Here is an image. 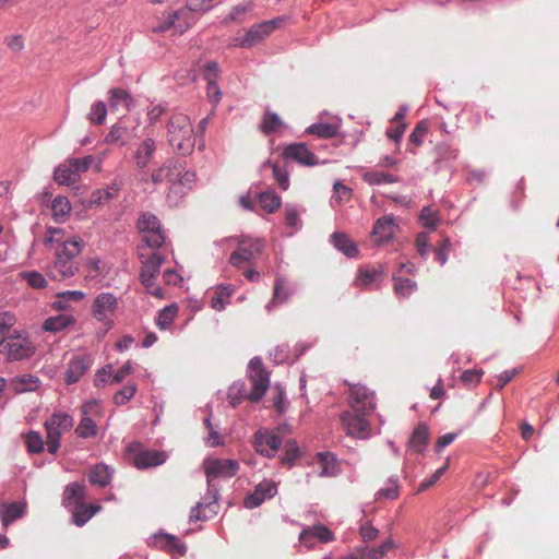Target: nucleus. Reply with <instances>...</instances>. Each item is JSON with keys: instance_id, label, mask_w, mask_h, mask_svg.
<instances>
[{"instance_id": "44", "label": "nucleus", "mask_w": 559, "mask_h": 559, "mask_svg": "<svg viewBox=\"0 0 559 559\" xmlns=\"http://www.w3.org/2000/svg\"><path fill=\"white\" fill-rule=\"evenodd\" d=\"M11 385L15 393L34 391L38 386V379L31 374H24L13 379Z\"/></svg>"}, {"instance_id": "49", "label": "nucleus", "mask_w": 559, "mask_h": 559, "mask_svg": "<svg viewBox=\"0 0 559 559\" xmlns=\"http://www.w3.org/2000/svg\"><path fill=\"white\" fill-rule=\"evenodd\" d=\"M178 313V308L175 305L167 306L162 309L158 313L156 324L160 330H166L170 328L176 316Z\"/></svg>"}, {"instance_id": "29", "label": "nucleus", "mask_w": 559, "mask_h": 559, "mask_svg": "<svg viewBox=\"0 0 559 559\" xmlns=\"http://www.w3.org/2000/svg\"><path fill=\"white\" fill-rule=\"evenodd\" d=\"M292 295V289L289 288L287 282L283 277L276 278L273 287V297L267 305V310L270 311L272 307L287 302Z\"/></svg>"}, {"instance_id": "1", "label": "nucleus", "mask_w": 559, "mask_h": 559, "mask_svg": "<svg viewBox=\"0 0 559 559\" xmlns=\"http://www.w3.org/2000/svg\"><path fill=\"white\" fill-rule=\"evenodd\" d=\"M44 243L56 245L55 259L47 267V274L52 281H63L79 271L75 258L85 246L82 238L76 236L66 238V231L62 228L49 227L45 234Z\"/></svg>"}, {"instance_id": "14", "label": "nucleus", "mask_w": 559, "mask_h": 559, "mask_svg": "<svg viewBox=\"0 0 559 559\" xmlns=\"http://www.w3.org/2000/svg\"><path fill=\"white\" fill-rule=\"evenodd\" d=\"M349 409L372 414L376 409L374 393L361 384H350L348 395Z\"/></svg>"}, {"instance_id": "27", "label": "nucleus", "mask_w": 559, "mask_h": 559, "mask_svg": "<svg viewBox=\"0 0 559 559\" xmlns=\"http://www.w3.org/2000/svg\"><path fill=\"white\" fill-rule=\"evenodd\" d=\"M429 441V429L426 424H419L414 431L408 441V448L416 452L423 453Z\"/></svg>"}, {"instance_id": "12", "label": "nucleus", "mask_w": 559, "mask_h": 559, "mask_svg": "<svg viewBox=\"0 0 559 559\" xmlns=\"http://www.w3.org/2000/svg\"><path fill=\"white\" fill-rule=\"evenodd\" d=\"M81 411L83 417L81 418L79 425L75 428V435L83 439L96 437L98 433V427L95 419H93L91 415H102L100 404L97 401H90L82 405Z\"/></svg>"}, {"instance_id": "60", "label": "nucleus", "mask_w": 559, "mask_h": 559, "mask_svg": "<svg viewBox=\"0 0 559 559\" xmlns=\"http://www.w3.org/2000/svg\"><path fill=\"white\" fill-rule=\"evenodd\" d=\"M16 319L15 316L11 312L4 311L0 312V337H5L11 330V328L15 324Z\"/></svg>"}, {"instance_id": "62", "label": "nucleus", "mask_w": 559, "mask_h": 559, "mask_svg": "<svg viewBox=\"0 0 559 559\" xmlns=\"http://www.w3.org/2000/svg\"><path fill=\"white\" fill-rule=\"evenodd\" d=\"M69 160L72 164L76 175L80 177L81 173L86 171L90 168L93 158L91 156H86L83 158H71Z\"/></svg>"}, {"instance_id": "42", "label": "nucleus", "mask_w": 559, "mask_h": 559, "mask_svg": "<svg viewBox=\"0 0 559 559\" xmlns=\"http://www.w3.org/2000/svg\"><path fill=\"white\" fill-rule=\"evenodd\" d=\"M22 507L15 502L9 504H0V518L3 526H8L11 522L19 519L22 515Z\"/></svg>"}, {"instance_id": "39", "label": "nucleus", "mask_w": 559, "mask_h": 559, "mask_svg": "<svg viewBox=\"0 0 559 559\" xmlns=\"http://www.w3.org/2000/svg\"><path fill=\"white\" fill-rule=\"evenodd\" d=\"M306 132L320 139H331L337 135L338 127L335 123L320 122L308 127Z\"/></svg>"}, {"instance_id": "24", "label": "nucleus", "mask_w": 559, "mask_h": 559, "mask_svg": "<svg viewBox=\"0 0 559 559\" xmlns=\"http://www.w3.org/2000/svg\"><path fill=\"white\" fill-rule=\"evenodd\" d=\"M108 95L109 108L111 111L130 110L133 98L128 91L123 88H111L109 90Z\"/></svg>"}, {"instance_id": "11", "label": "nucleus", "mask_w": 559, "mask_h": 559, "mask_svg": "<svg viewBox=\"0 0 559 559\" xmlns=\"http://www.w3.org/2000/svg\"><path fill=\"white\" fill-rule=\"evenodd\" d=\"M370 415L369 413L355 412L353 409L343 412L341 421L346 435L357 439H367L371 432V425L368 419Z\"/></svg>"}, {"instance_id": "48", "label": "nucleus", "mask_w": 559, "mask_h": 559, "mask_svg": "<svg viewBox=\"0 0 559 559\" xmlns=\"http://www.w3.org/2000/svg\"><path fill=\"white\" fill-rule=\"evenodd\" d=\"M27 451L33 454L41 453L45 449V442L38 431L31 430L24 436Z\"/></svg>"}, {"instance_id": "20", "label": "nucleus", "mask_w": 559, "mask_h": 559, "mask_svg": "<svg viewBox=\"0 0 559 559\" xmlns=\"http://www.w3.org/2000/svg\"><path fill=\"white\" fill-rule=\"evenodd\" d=\"M92 357L90 355L74 356L68 364L64 380L67 384L76 383L82 376L91 368Z\"/></svg>"}, {"instance_id": "26", "label": "nucleus", "mask_w": 559, "mask_h": 559, "mask_svg": "<svg viewBox=\"0 0 559 559\" xmlns=\"http://www.w3.org/2000/svg\"><path fill=\"white\" fill-rule=\"evenodd\" d=\"M131 139L132 135L129 128L122 121H119L111 127L105 136V142L112 145H126Z\"/></svg>"}, {"instance_id": "64", "label": "nucleus", "mask_w": 559, "mask_h": 559, "mask_svg": "<svg viewBox=\"0 0 559 559\" xmlns=\"http://www.w3.org/2000/svg\"><path fill=\"white\" fill-rule=\"evenodd\" d=\"M8 48L14 52H19L24 48V40L21 35H11L4 39Z\"/></svg>"}, {"instance_id": "18", "label": "nucleus", "mask_w": 559, "mask_h": 559, "mask_svg": "<svg viewBox=\"0 0 559 559\" xmlns=\"http://www.w3.org/2000/svg\"><path fill=\"white\" fill-rule=\"evenodd\" d=\"M281 23V19H274L265 21L259 24L252 25L246 33L245 37L240 41L241 47H253L275 31Z\"/></svg>"}, {"instance_id": "25", "label": "nucleus", "mask_w": 559, "mask_h": 559, "mask_svg": "<svg viewBox=\"0 0 559 559\" xmlns=\"http://www.w3.org/2000/svg\"><path fill=\"white\" fill-rule=\"evenodd\" d=\"M235 293V286L231 284L218 285L211 297V307L216 311H222L229 304V299Z\"/></svg>"}, {"instance_id": "6", "label": "nucleus", "mask_w": 559, "mask_h": 559, "mask_svg": "<svg viewBox=\"0 0 559 559\" xmlns=\"http://www.w3.org/2000/svg\"><path fill=\"white\" fill-rule=\"evenodd\" d=\"M264 250V241L258 238L242 237L238 241L237 249L229 257L231 266L241 270L245 264L253 265Z\"/></svg>"}, {"instance_id": "31", "label": "nucleus", "mask_w": 559, "mask_h": 559, "mask_svg": "<svg viewBox=\"0 0 559 559\" xmlns=\"http://www.w3.org/2000/svg\"><path fill=\"white\" fill-rule=\"evenodd\" d=\"M331 241L337 250L348 258H355L359 252L356 243L344 233H334L331 236Z\"/></svg>"}, {"instance_id": "51", "label": "nucleus", "mask_w": 559, "mask_h": 559, "mask_svg": "<svg viewBox=\"0 0 559 559\" xmlns=\"http://www.w3.org/2000/svg\"><path fill=\"white\" fill-rule=\"evenodd\" d=\"M393 548L392 540H385L378 547L374 548H365L361 552V559H381L383 558L389 550Z\"/></svg>"}, {"instance_id": "21", "label": "nucleus", "mask_w": 559, "mask_h": 559, "mask_svg": "<svg viewBox=\"0 0 559 559\" xmlns=\"http://www.w3.org/2000/svg\"><path fill=\"white\" fill-rule=\"evenodd\" d=\"M299 540L308 548H311L316 540L321 543H329L334 540V534L326 526L314 525L305 528L300 533Z\"/></svg>"}, {"instance_id": "50", "label": "nucleus", "mask_w": 559, "mask_h": 559, "mask_svg": "<svg viewBox=\"0 0 559 559\" xmlns=\"http://www.w3.org/2000/svg\"><path fill=\"white\" fill-rule=\"evenodd\" d=\"M85 497V487L79 483H72L66 487L64 500L67 502L82 503Z\"/></svg>"}, {"instance_id": "43", "label": "nucleus", "mask_w": 559, "mask_h": 559, "mask_svg": "<svg viewBox=\"0 0 559 559\" xmlns=\"http://www.w3.org/2000/svg\"><path fill=\"white\" fill-rule=\"evenodd\" d=\"M300 450L296 440L289 439L284 442V454L281 456V464L290 467L299 457Z\"/></svg>"}, {"instance_id": "38", "label": "nucleus", "mask_w": 559, "mask_h": 559, "mask_svg": "<svg viewBox=\"0 0 559 559\" xmlns=\"http://www.w3.org/2000/svg\"><path fill=\"white\" fill-rule=\"evenodd\" d=\"M263 167L272 168L273 177L282 190L286 191L289 188V177L286 165H281L278 163H272L271 160H266L263 164Z\"/></svg>"}, {"instance_id": "35", "label": "nucleus", "mask_w": 559, "mask_h": 559, "mask_svg": "<svg viewBox=\"0 0 559 559\" xmlns=\"http://www.w3.org/2000/svg\"><path fill=\"white\" fill-rule=\"evenodd\" d=\"M71 203L66 197L58 195L52 200L51 213L56 222H64L71 214Z\"/></svg>"}, {"instance_id": "46", "label": "nucleus", "mask_w": 559, "mask_h": 559, "mask_svg": "<svg viewBox=\"0 0 559 559\" xmlns=\"http://www.w3.org/2000/svg\"><path fill=\"white\" fill-rule=\"evenodd\" d=\"M195 182V174L193 171L181 170V174L177 177V192H174L177 198L182 197L187 190H190Z\"/></svg>"}, {"instance_id": "15", "label": "nucleus", "mask_w": 559, "mask_h": 559, "mask_svg": "<svg viewBox=\"0 0 559 559\" xmlns=\"http://www.w3.org/2000/svg\"><path fill=\"white\" fill-rule=\"evenodd\" d=\"M282 443L283 440L275 430L266 428H260L255 431L253 437V447L255 451L269 459L275 456Z\"/></svg>"}, {"instance_id": "34", "label": "nucleus", "mask_w": 559, "mask_h": 559, "mask_svg": "<svg viewBox=\"0 0 559 559\" xmlns=\"http://www.w3.org/2000/svg\"><path fill=\"white\" fill-rule=\"evenodd\" d=\"M317 463L320 466V476H334L337 472V462L331 452H320L317 454Z\"/></svg>"}, {"instance_id": "17", "label": "nucleus", "mask_w": 559, "mask_h": 559, "mask_svg": "<svg viewBox=\"0 0 559 559\" xmlns=\"http://www.w3.org/2000/svg\"><path fill=\"white\" fill-rule=\"evenodd\" d=\"M118 307L117 298L110 293L99 294L92 307L93 316L96 320L104 322L109 329L112 324V316Z\"/></svg>"}, {"instance_id": "63", "label": "nucleus", "mask_w": 559, "mask_h": 559, "mask_svg": "<svg viewBox=\"0 0 559 559\" xmlns=\"http://www.w3.org/2000/svg\"><path fill=\"white\" fill-rule=\"evenodd\" d=\"M451 242L448 238H444L441 245L436 249V259L439 261L441 265H443L448 260V252L450 250Z\"/></svg>"}, {"instance_id": "36", "label": "nucleus", "mask_w": 559, "mask_h": 559, "mask_svg": "<svg viewBox=\"0 0 559 559\" xmlns=\"http://www.w3.org/2000/svg\"><path fill=\"white\" fill-rule=\"evenodd\" d=\"M100 510V506L79 503L73 511V520L78 526L84 525L93 515Z\"/></svg>"}, {"instance_id": "28", "label": "nucleus", "mask_w": 559, "mask_h": 559, "mask_svg": "<svg viewBox=\"0 0 559 559\" xmlns=\"http://www.w3.org/2000/svg\"><path fill=\"white\" fill-rule=\"evenodd\" d=\"M384 272V265L378 264L377 266H367L358 271L356 277V285L359 287H368L373 282L382 277Z\"/></svg>"}, {"instance_id": "10", "label": "nucleus", "mask_w": 559, "mask_h": 559, "mask_svg": "<svg viewBox=\"0 0 559 559\" xmlns=\"http://www.w3.org/2000/svg\"><path fill=\"white\" fill-rule=\"evenodd\" d=\"M128 460L139 469L155 467L166 461L163 451L143 449L139 442H132L127 448Z\"/></svg>"}, {"instance_id": "16", "label": "nucleus", "mask_w": 559, "mask_h": 559, "mask_svg": "<svg viewBox=\"0 0 559 559\" xmlns=\"http://www.w3.org/2000/svg\"><path fill=\"white\" fill-rule=\"evenodd\" d=\"M181 170H183V164L175 159H169L166 163H164L160 167L155 169L152 173L151 178L155 185L163 182L170 183L167 198L171 199V194L174 192H177L178 183H176V180L177 177L181 174Z\"/></svg>"}, {"instance_id": "52", "label": "nucleus", "mask_w": 559, "mask_h": 559, "mask_svg": "<svg viewBox=\"0 0 559 559\" xmlns=\"http://www.w3.org/2000/svg\"><path fill=\"white\" fill-rule=\"evenodd\" d=\"M138 391V386L133 382H128L121 390H119L112 397L117 406L124 405L130 401Z\"/></svg>"}, {"instance_id": "3", "label": "nucleus", "mask_w": 559, "mask_h": 559, "mask_svg": "<svg viewBox=\"0 0 559 559\" xmlns=\"http://www.w3.org/2000/svg\"><path fill=\"white\" fill-rule=\"evenodd\" d=\"M167 140L173 150L182 156L193 152L195 135L189 116L178 112L170 117L167 123Z\"/></svg>"}, {"instance_id": "57", "label": "nucleus", "mask_w": 559, "mask_h": 559, "mask_svg": "<svg viewBox=\"0 0 559 559\" xmlns=\"http://www.w3.org/2000/svg\"><path fill=\"white\" fill-rule=\"evenodd\" d=\"M156 538L169 551H178L181 555H183L186 551L185 545L181 544L180 540L174 536L159 535Z\"/></svg>"}, {"instance_id": "33", "label": "nucleus", "mask_w": 559, "mask_h": 559, "mask_svg": "<svg viewBox=\"0 0 559 559\" xmlns=\"http://www.w3.org/2000/svg\"><path fill=\"white\" fill-rule=\"evenodd\" d=\"M72 164L68 160L64 164L59 165L53 171V180L58 185H72L79 180Z\"/></svg>"}, {"instance_id": "56", "label": "nucleus", "mask_w": 559, "mask_h": 559, "mask_svg": "<svg viewBox=\"0 0 559 559\" xmlns=\"http://www.w3.org/2000/svg\"><path fill=\"white\" fill-rule=\"evenodd\" d=\"M428 126L429 124L426 120L419 121L409 135V143L415 146H420L428 133Z\"/></svg>"}, {"instance_id": "40", "label": "nucleus", "mask_w": 559, "mask_h": 559, "mask_svg": "<svg viewBox=\"0 0 559 559\" xmlns=\"http://www.w3.org/2000/svg\"><path fill=\"white\" fill-rule=\"evenodd\" d=\"M394 281V293L399 297H408L417 288L415 281L403 277L402 275H393Z\"/></svg>"}, {"instance_id": "4", "label": "nucleus", "mask_w": 559, "mask_h": 559, "mask_svg": "<svg viewBox=\"0 0 559 559\" xmlns=\"http://www.w3.org/2000/svg\"><path fill=\"white\" fill-rule=\"evenodd\" d=\"M46 444L50 454H56L60 449V439L63 433L70 431L74 426V418L67 412H55L45 424Z\"/></svg>"}, {"instance_id": "30", "label": "nucleus", "mask_w": 559, "mask_h": 559, "mask_svg": "<svg viewBox=\"0 0 559 559\" xmlns=\"http://www.w3.org/2000/svg\"><path fill=\"white\" fill-rule=\"evenodd\" d=\"M155 142L153 139H145L136 148L134 153L135 164L139 168H144L148 165L154 152H155Z\"/></svg>"}, {"instance_id": "19", "label": "nucleus", "mask_w": 559, "mask_h": 559, "mask_svg": "<svg viewBox=\"0 0 559 559\" xmlns=\"http://www.w3.org/2000/svg\"><path fill=\"white\" fill-rule=\"evenodd\" d=\"M282 156L292 159L304 166H316L319 158L314 153L308 150L305 143H294L284 147Z\"/></svg>"}, {"instance_id": "32", "label": "nucleus", "mask_w": 559, "mask_h": 559, "mask_svg": "<svg viewBox=\"0 0 559 559\" xmlns=\"http://www.w3.org/2000/svg\"><path fill=\"white\" fill-rule=\"evenodd\" d=\"M75 322L71 314H58L55 317L47 318L41 328L44 331L57 333L66 330L68 326Z\"/></svg>"}, {"instance_id": "13", "label": "nucleus", "mask_w": 559, "mask_h": 559, "mask_svg": "<svg viewBox=\"0 0 559 559\" xmlns=\"http://www.w3.org/2000/svg\"><path fill=\"white\" fill-rule=\"evenodd\" d=\"M250 373L249 379L252 384L251 392L247 397L255 403L259 402L265 394L270 386L269 373L264 370L262 362L259 359H252L250 361Z\"/></svg>"}, {"instance_id": "9", "label": "nucleus", "mask_w": 559, "mask_h": 559, "mask_svg": "<svg viewBox=\"0 0 559 559\" xmlns=\"http://www.w3.org/2000/svg\"><path fill=\"white\" fill-rule=\"evenodd\" d=\"M139 258L142 260V284L152 295L162 297V289L155 286V278L159 274L160 265L164 263V257L158 252H153L151 255H146L144 252L140 251Z\"/></svg>"}, {"instance_id": "53", "label": "nucleus", "mask_w": 559, "mask_h": 559, "mask_svg": "<svg viewBox=\"0 0 559 559\" xmlns=\"http://www.w3.org/2000/svg\"><path fill=\"white\" fill-rule=\"evenodd\" d=\"M20 276L34 289H41L47 286L45 276L37 271H25Z\"/></svg>"}, {"instance_id": "54", "label": "nucleus", "mask_w": 559, "mask_h": 559, "mask_svg": "<svg viewBox=\"0 0 559 559\" xmlns=\"http://www.w3.org/2000/svg\"><path fill=\"white\" fill-rule=\"evenodd\" d=\"M282 126L281 118L271 111H265L263 116V120L261 123V131L264 134H270L272 132H275L280 127Z\"/></svg>"}, {"instance_id": "61", "label": "nucleus", "mask_w": 559, "mask_h": 559, "mask_svg": "<svg viewBox=\"0 0 559 559\" xmlns=\"http://www.w3.org/2000/svg\"><path fill=\"white\" fill-rule=\"evenodd\" d=\"M481 374V370L468 369L462 373L461 380L467 385H476L480 382Z\"/></svg>"}, {"instance_id": "5", "label": "nucleus", "mask_w": 559, "mask_h": 559, "mask_svg": "<svg viewBox=\"0 0 559 559\" xmlns=\"http://www.w3.org/2000/svg\"><path fill=\"white\" fill-rule=\"evenodd\" d=\"M195 23V19L187 9L169 10L157 17L156 24L152 26L154 33H166L173 31L174 35H182Z\"/></svg>"}, {"instance_id": "59", "label": "nucleus", "mask_w": 559, "mask_h": 559, "mask_svg": "<svg viewBox=\"0 0 559 559\" xmlns=\"http://www.w3.org/2000/svg\"><path fill=\"white\" fill-rule=\"evenodd\" d=\"M399 497V485L395 480H390L384 488L377 492V500L389 499L394 500Z\"/></svg>"}, {"instance_id": "2", "label": "nucleus", "mask_w": 559, "mask_h": 559, "mask_svg": "<svg viewBox=\"0 0 559 559\" xmlns=\"http://www.w3.org/2000/svg\"><path fill=\"white\" fill-rule=\"evenodd\" d=\"M239 462L231 459H217L210 457L203 462L204 473L206 476V483L209 486V492L212 495L213 501L209 503L199 502L197 507L191 511V519L199 521L207 518L205 509H209L211 513H216L215 508L217 507V489L213 481L217 478L226 479L234 477L239 469Z\"/></svg>"}, {"instance_id": "47", "label": "nucleus", "mask_w": 559, "mask_h": 559, "mask_svg": "<svg viewBox=\"0 0 559 559\" xmlns=\"http://www.w3.org/2000/svg\"><path fill=\"white\" fill-rule=\"evenodd\" d=\"M107 117V106L103 100L92 104L87 119L91 123L102 126Z\"/></svg>"}, {"instance_id": "55", "label": "nucleus", "mask_w": 559, "mask_h": 559, "mask_svg": "<svg viewBox=\"0 0 559 559\" xmlns=\"http://www.w3.org/2000/svg\"><path fill=\"white\" fill-rule=\"evenodd\" d=\"M419 219L424 227L436 229L440 219L439 212L430 206H425L420 211Z\"/></svg>"}, {"instance_id": "58", "label": "nucleus", "mask_w": 559, "mask_h": 559, "mask_svg": "<svg viewBox=\"0 0 559 559\" xmlns=\"http://www.w3.org/2000/svg\"><path fill=\"white\" fill-rule=\"evenodd\" d=\"M214 0H187L186 7L182 9H187L191 14L192 12L204 13L212 9Z\"/></svg>"}, {"instance_id": "41", "label": "nucleus", "mask_w": 559, "mask_h": 559, "mask_svg": "<svg viewBox=\"0 0 559 559\" xmlns=\"http://www.w3.org/2000/svg\"><path fill=\"white\" fill-rule=\"evenodd\" d=\"M111 478V474L109 468L105 464L95 465L88 476L90 481L93 485H98L100 487H105L109 484Z\"/></svg>"}, {"instance_id": "23", "label": "nucleus", "mask_w": 559, "mask_h": 559, "mask_svg": "<svg viewBox=\"0 0 559 559\" xmlns=\"http://www.w3.org/2000/svg\"><path fill=\"white\" fill-rule=\"evenodd\" d=\"M399 228L392 216L385 215L377 219L372 229V237L377 243L390 240Z\"/></svg>"}, {"instance_id": "22", "label": "nucleus", "mask_w": 559, "mask_h": 559, "mask_svg": "<svg viewBox=\"0 0 559 559\" xmlns=\"http://www.w3.org/2000/svg\"><path fill=\"white\" fill-rule=\"evenodd\" d=\"M276 485L272 480L261 481L254 491L245 499V507L254 509L259 507L266 498H272L276 493Z\"/></svg>"}, {"instance_id": "45", "label": "nucleus", "mask_w": 559, "mask_h": 559, "mask_svg": "<svg viewBox=\"0 0 559 559\" xmlns=\"http://www.w3.org/2000/svg\"><path fill=\"white\" fill-rule=\"evenodd\" d=\"M259 203L266 213H274L281 206V198L274 191L260 193Z\"/></svg>"}, {"instance_id": "7", "label": "nucleus", "mask_w": 559, "mask_h": 559, "mask_svg": "<svg viewBox=\"0 0 559 559\" xmlns=\"http://www.w3.org/2000/svg\"><path fill=\"white\" fill-rule=\"evenodd\" d=\"M35 352L33 343L27 336L17 332L0 338V354L7 356L9 360H22L31 357Z\"/></svg>"}, {"instance_id": "8", "label": "nucleus", "mask_w": 559, "mask_h": 559, "mask_svg": "<svg viewBox=\"0 0 559 559\" xmlns=\"http://www.w3.org/2000/svg\"><path fill=\"white\" fill-rule=\"evenodd\" d=\"M142 241L152 249L160 248L166 240L159 219L151 213H143L138 221Z\"/></svg>"}, {"instance_id": "37", "label": "nucleus", "mask_w": 559, "mask_h": 559, "mask_svg": "<svg viewBox=\"0 0 559 559\" xmlns=\"http://www.w3.org/2000/svg\"><path fill=\"white\" fill-rule=\"evenodd\" d=\"M362 180L368 185L374 186L381 183H395L400 181V178L384 171L369 170L362 175Z\"/></svg>"}]
</instances>
